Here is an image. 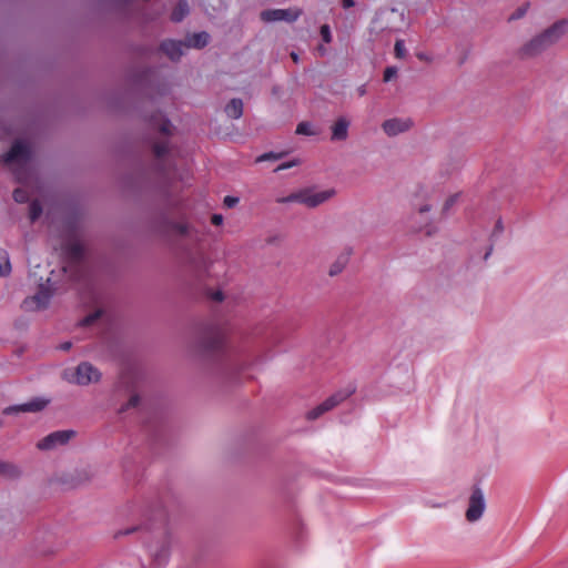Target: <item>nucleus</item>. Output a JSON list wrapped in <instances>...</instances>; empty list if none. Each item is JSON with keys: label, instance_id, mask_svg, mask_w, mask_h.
<instances>
[{"label": "nucleus", "instance_id": "nucleus-1", "mask_svg": "<svg viewBox=\"0 0 568 568\" xmlns=\"http://www.w3.org/2000/svg\"><path fill=\"white\" fill-rule=\"evenodd\" d=\"M61 378L77 386H89L98 384L102 379L101 371L90 362H81L75 367H68L62 371Z\"/></svg>", "mask_w": 568, "mask_h": 568}, {"label": "nucleus", "instance_id": "nucleus-2", "mask_svg": "<svg viewBox=\"0 0 568 568\" xmlns=\"http://www.w3.org/2000/svg\"><path fill=\"white\" fill-rule=\"evenodd\" d=\"M174 539L170 534H163L151 541L148 547L151 568H164L169 562Z\"/></svg>", "mask_w": 568, "mask_h": 568}, {"label": "nucleus", "instance_id": "nucleus-3", "mask_svg": "<svg viewBox=\"0 0 568 568\" xmlns=\"http://www.w3.org/2000/svg\"><path fill=\"white\" fill-rule=\"evenodd\" d=\"M404 21V13L396 9L381 10L372 21L369 31L376 36L384 31H396Z\"/></svg>", "mask_w": 568, "mask_h": 568}, {"label": "nucleus", "instance_id": "nucleus-4", "mask_svg": "<svg viewBox=\"0 0 568 568\" xmlns=\"http://www.w3.org/2000/svg\"><path fill=\"white\" fill-rule=\"evenodd\" d=\"M486 506L483 489L477 486L473 487L467 499V508L465 511L466 520L470 524L479 521L485 514Z\"/></svg>", "mask_w": 568, "mask_h": 568}, {"label": "nucleus", "instance_id": "nucleus-5", "mask_svg": "<svg viewBox=\"0 0 568 568\" xmlns=\"http://www.w3.org/2000/svg\"><path fill=\"white\" fill-rule=\"evenodd\" d=\"M225 334L219 328L207 331L200 341V352L205 356H215L224 348Z\"/></svg>", "mask_w": 568, "mask_h": 568}, {"label": "nucleus", "instance_id": "nucleus-6", "mask_svg": "<svg viewBox=\"0 0 568 568\" xmlns=\"http://www.w3.org/2000/svg\"><path fill=\"white\" fill-rule=\"evenodd\" d=\"M75 434L72 429L55 430L41 438L36 447L42 452L54 450L69 444L75 437Z\"/></svg>", "mask_w": 568, "mask_h": 568}, {"label": "nucleus", "instance_id": "nucleus-7", "mask_svg": "<svg viewBox=\"0 0 568 568\" xmlns=\"http://www.w3.org/2000/svg\"><path fill=\"white\" fill-rule=\"evenodd\" d=\"M50 280H48V284L47 285H41L39 287V291L30 296V297H27L23 303H22V308L27 312H38V311H42V310H45L49 304H50V300L52 297V287L51 285L49 284Z\"/></svg>", "mask_w": 568, "mask_h": 568}, {"label": "nucleus", "instance_id": "nucleus-8", "mask_svg": "<svg viewBox=\"0 0 568 568\" xmlns=\"http://www.w3.org/2000/svg\"><path fill=\"white\" fill-rule=\"evenodd\" d=\"M336 195L335 189L317 190L316 187H303V205L315 209Z\"/></svg>", "mask_w": 568, "mask_h": 568}, {"label": "nucleus", "instance_id": "nucleus-9", "mask_svg": "<svg viewBox=\"0 0 568 568\" xmlns=\"http://www.w3.org/2000/svg\"><path fill=\"white\" fill-rule=\"evenodd\" d=\"M64 252L69 258V264H68V266L63 267V271L70 272L71 273L70 276L75 280L79 276H78V274L73 273L72 268H73V266L74 267L78 266V263L81 261V258L83 256V245L78 239L72 237L65 243Z\"/></svg>", "mask_w": 568, "mask_h": 568}, {"label": "nucleus", "instance_id": "nucleus-10", "mask_svg": "<svg viewBox=\"0 0 568 568\" xmlns=\"http://www.w3.org/2000/svg\"><path fill=\"white\" fill-rule=\"evenodd\" d=\"M302 14L297 8L290 9H268L261 12V19L265 22L286 21L294 22Z\"/></svg>", "mask_w": 568, "mask_h": 568}, {"label": "nucleus", "instance_id": "nucleus-11", "mask_svg": "<svg viewBox=\"0 0 568 568\" xmlns=\"http://www.w3.org/2000/svg\"><path fill=\"white\" fill-rule=\"evenodd\" d=\"M30 158L29 145L23 141H16L10 151L2 156V161L7 165L23 164Z\"/></svg>", "mask_w": 568, "mask_h": 568}, {"label": "nucleus", "instance_id": "nucleus-12", "mask_svg": "<svg viewBox=\"0 0 568 568\" xmlns=\"http://www.w3.org/2000/svg\"><path fill=\"white\" fill-rule=\"evenodd\" d=\"M51 403L50 398L34 397L23 404L14 405L6 408V414L13 413H38L43 410Z\"/></svg>", "mask_w": 568, "mask_h": 568}, {"label": "nucleus", "instance_id": "nucleus-13", "mask_svg": "<svg viewBox=\"0 0 568 568\" xmlns=\"http://www.w3.org/2000/svg\"><path fill=\"white\" fill-rule=\"evenodd\" d=\"M568 32V20L561 19L554 22L542 32H540L548 43L549 47H552L558 41H560Z\"/></svg>", "mask_w": 568, "mask_h": 568}, {"label": "nucleus", "instance_id": "nucleus-14", "mask_svg": "<svg viewBox=\"0 0 568 568\" xmlns=\"http://www.w3.org/2000/svg\"><path fill=\"white\" fill-rule=\"evenodd\" d=\"M550 48L546 40L544 39L541 33H538L534 38H531L529 41H527L525 44L521 45L519 49V54L521 58H532L545 50Z\"/></svg>", "mask_w": 568, "mask_h": 568}, {"label": "nucleus", "instance_id": "nucleus-15", "mask_svg": "<svg viewBox=\"0 0 568 568\" xmlns=\"http://www.w3.org/2000/svg\"><path fill=\"white\" fill-rule=\"evenodd\" d=\"M413 126V122L408 118H392L385 120L382 124L384 133L388 136H396L407 132Z\"/></svg>", "mask_w": 568, "mask_h": 568}, {"label": "nucleus", "instance_id": "nucleus-16", "mask_svg": "<svg viewBox=\"0 0 568 568\" xmlns=\"http://www.w3.org/2000/svg\"><path fill=\"white\" fill-rule=\"evenodd\" d=\"M356 390L355 385H348L343 389L337 390L335 394L329 396L327 399H325L322 405L324 406V409L326 412H329L334 407H336L338 404L346 400L351 395H353Z\"/></svg>", "mask_w": 568, "mask_h": 568}, {"label": "nucleus", "instance_id": "nucleus-17", "mask_svg": "<svg viewBox=\"0 0 568 568\" xmlns=\"http://www.w3.org/2000/svg\"><path fill=\"white\" fill-rule=\"evenodd\" d=\"M349 125H351V122L347 118L339 116L338 119H336V121L331 126V131H332L331 140L332 141H345L348 136Z\"/></svg>", "mask_w": 568, "mask_h": 568}, {"label": "nucleus", "instance_id": "nucleus-18", "mask_svg": "<svg viewBox=\"0 0 568 568\" xmlns=\"http://www.w3.org/2000/svg\"><path fill=\"white\" fill-rule=\"evenodd\" d=\"M186 45L180 41L174 40H166L163 41L161 44V50L171 59V60H179L184 51L183 49Z\"/></svg>", "mask_w": 568, "mask_h": 568}, {"label": "nucleus", "instance_id": "nucleus-19", "mask_svg": "<svg viewBox=\"0 0 568 568\" xmlns=\"http://www.w3.org/2000/svg\"><path fill=\"white\" fill-rule=\"evenodd\" d=\"M21 468L10 462L0 460V476L8 479H17L21 477Z\"/></svg>", "mask_w": 568, "mask_h": 568}, {"label": "nucleus", "instance_id": "nucleus-20", "mask_svg": "<svg viewBox=\"0 0 568 568\" xmlns=\"http://www.w3.org/2000/svg\"><path fill=\"white\" fill-rule=\"evenodd\" d=\"M225 113L231 119H240L243 114V102L241 99H232L225 105Z\"/></svg>", "mask_w": 568, "mask_h": 568}, {"label": "nucleus", "instance_id": "nucleus-21", "mask_svg": "<svg viewBox=\"0 0 568 568\" xmlns=\"http://www.w3.org/2000/svg\"><path fill=\"white\" fill-rule=\"evenodd\" d=\"M348 263V254H341L337 258L329 265L328 275L336 276L343 272Z\"/></svg>", "mask_w": 568, "mask_h": 568}, {"label": "nucleus", "instance_id": "nucleus-22", "mask_svg": "<svg viewBox=\"0 0 568 568\" xmlns=\"http://www.w3.org/2000/svg\"><path fill=\"white\" fill-rule=\"evenodd\" d=\"M209 43V34L206 32L195 33L186 39V48H203Z\"/></svg>", "mask_w": 568, "mask_h": 568}, {"label": "nucleus", "instance_id": "nucleus-23", "mask_svg": "<svg viewBox=\"0 0 568 568\" xmlns=\"http://www.w3.org/2000/svg\"><path fill=\"white\" fill-rule=\"evenodd\" d=\"M151 123L154 128H156L163 134L171 133V123L168 119H165L162 114H156L151 119Z\"/></svg>", "mask_w": 568, "mask_h": 568}, {"label": "nucleus", "instance_id": "nucleus-24", "mask_svg": "<svg viewBox=\"0 0 568 568\" xmlns=\"http://www.w3.org/2000/svg\"><path fill=\"white\" fill-rule=\"evenodd\" d=\"M189 13L186 0H180L172 11L171 19L175 22L181 21Z\"/></svg>", "mask_w": 568, "mask_h": 568}, {"label": "nucleus", "instance_id": "nucleus-25", "mask_svg": "<svg viewBox=\"0 0 568 568\" xmlns=\"http://www.w3.org/2000/svg\"><path fill=\"white\" fill-rule=\"evenodd\" d=\"M280 204L298 203L303 205V189L292 192L287 196H281L276 199Z\"/></svg>", "mask_w": 568, "mask_h": 568}, {"label": "nucleus", "instance_id": "nucleus-26", "mask_svg": "<svg viewBox=\"0 0 568 568\" xmlns=\"http://www.w3.org/2000/svg\"><path fill=\"white\" fill-rule=\"evenodd\" d=\"M93 476H94V471H93L92 467H90V466H84V467L75 469V481L78 484H83V483L90 481Z\"/></svg>", "mask_w": 568, "mask_h": 568}, {"label": "nucleus", "instance_id": "nucleus-27", "mask_svg": "<svg viewBox=\"0 0 568 568\" xmlns=\"http://www.w3.org/2000/svg\"><path fill=\"white\" fill-rule=\"evenodd\" d=\"M11 272L9 254L6 250L0 248V276H7Z\"/></svg>", "mask_w": 568, "mask_h": 568}, {"label": "nucleus", "instance_id": "nucleus-28", "mask_svg": "<svg viewBox=\"0 0 568 568\" xmlns=\"http://www.w3.org/2000/svg\"><path fill=\"white\" fill-rule=\"evenodd\" d=\"M296 134L312 136L318 134V129H316L311 122L304 121L297 124Z\"/></svg>", "mask_w": 568, "mask_h": 568}, {"label": "nucleus", "instance_id": "nucleus-29", "mask_svg": "<svg viewBox=\"0 0 568 568\" xmlns=\"http://www.w3.org/2000/svg\"><path fill=\"white\" fill-rule=\"evenodd\" d=\"M172 230L181 236H190L193 227L189 223L175 222L172 224Z\"/></svg>", "mask_w": 568, "mask_h": 568}, {"label": "nucleus", "instance_id": "nucleus-30", "mask_svg": "<svg viewBox=\"0 0 568 568\" xmlns=\"http://www.w3.org/2000/svg\"><path fill=\"white\" fill-rule=\"evenodd\" d=\"M141 403V396L140 394L133 392L128 402L125 404H123L120 408V412L123 413V412H126L129 409H132V408H136Z\"/></svg>", "mask_w": 568, "mask_h": 568}, {"label": "nucleus", "instance_id": "nucleus-31", "mask_svg": "<svg viewBox=\"0 0 568 568\" xmlns=\"http://www.w3.org/2000/svg\"><path fill=\"white\" fill-rule=\"evenodd\" d=\"M529 9V3H525L517 8L508 18V21H516L524 18Z\"/></svg>", "mask_w": 568, "mask_h": 568}, {"label": "nucleus", "instance_id": "nucleus-32", "mask_svg": "<svg viewBox=\"0 0 568 568\" xmlns=\"http://www.w3.org/2000/svg\"><path fill=\"white\" fill-rule=\"evenodd\" d=\"M42 213L41 204L38 201H33L30 204V219L31 221H36Z\"/></svg>", "mask_w": 568, "mask_h": 568}, {"label": "nucleus", "instance_id": "nucleus-33", "mask_svg": "<svg viewBox=\"0 0 568 568\" xmlns=\"http://www.w3.org/2000/svg\"><path fill=\"white\" fill-rule=\"evenodd\" d=\"M325 413H327L326 409H324V406L322 404H320L315 408L311 409L306 414V417H307V419L313 420V419L318 418L320 416H322Z\"/></svg>", "mask_w": 568, "mask_h": 568}, {"label": "nucleus", "instance_id": "nucleus-34", "mask_svg": "<svg viewBox=\"0 0 568 568\" xmlns=\"http://www.w3.org/2000/svg\"><path fill=\"white\" fill-rule=\"evenodd\" d=\"M168 143L165 141L156 142L153 146V152L158 158L163 156L168 152Z\"/></svg>", "mask_w": 568, "mask_h": 568}, {"label": "nucleus", "instance_id": "nucleus-35", "mask_svg": "<svg viewBox=\"0 0 568 568\" xmlns=\"http://www.w3.org/2000/svg\"><path fill=\"white\" fill-rule=\"evenodd\" d=\"M457 200H458V194H452V195H449V196L445 200V202H444V204H443V206H442V212H443L444 214H445V213H447V212L450 210V207L455 205V203L457 202Z\"/></svg>", "mask_w": 568, "mask_h": 568}, {"label": "nucleus", "instance_id": "nucleus-36", "mask_svg": "<svg viewBox=\"0 0 568 568\" xmlns=\"http://www.w3.org/2000/svg\"><path fill=\"white\" fill-rule=\"evenodd\" d=\"M394 50H395V55L397 58L403 59L406 57V48H405V43L403 40H396Z\"/></svg>", "mask_w": 568, "mask_h": 568}, {"label": "nucleus", "instance_id": "nucleus-37", "mask_svg": "<svg viewBox=\"0 0 568 568\" xmlns=\"http://www.w3.org/2000/svg\"><path fill=\"white\" fill-rule=\"evenodd\" d=\"M101 314H102L101 311H95V312L89 314L88 316H85L83 318L82 325H84V326L92 325L101 316Z\"/></svg>", "mask_w": 568, "mask_h": 568}, {"label": "nucleus", "instance_id": "nucleus-38", "mask_svg": "<svg viewBox=\"0 0 568 568\" xmlns=\"http://www.w3.org/2000/svg\"><path fill=\"white\" fill-rule=\"evenodd\" d=\"M13 199L18 203H23L28 199L27 192L22 189H17L13 192Z\"/></svg>", "mask_w": 568, "mask_h": 568}, {"label": "nucleus", "instance_id": "nucleus-39", "mask_svg": "<svg viewBox=\"0 0 568 568\" xmlns=\"http://www.w3.org/2000/svg\"><path fill=\"white\" fill-rule=\"evenodd\" d=\"M321 36L326 43H329L332 41L331 30L327 24L321 27Z\"/></svg>", "mask_w": 568, "mask_h": 568}, {"label": "nucleus", "instance_id": "nucleus-40", "mask_svg": "<svg viewBox=\"0 0 568 568\" xmlns=\"http://www.w3.org/2000/svg\"><path fill=\"white\" fill-rule=\"evenodd\" d=\"M397 74V69L395 67H388L386 68L384 72V81L388 82Z\"/></svg>", "mask_w": 568, "mask_h": 568}, {"label": "nucleus", "instance_id": "nucleus-41", "mask_svg": "<svg viewBox=\"0 0 568 568\" xmlns=\"http://www.w3.org/2000/svg\"><path fill=\"white\" fill-rule=\"evenodd\" d=\"M239 197H235V196H225L224 200H223V204L226 206V207H234L235 205H237L239 203Z\"/></svg>", "mask_w": 568, "mask_h": 568}, {"label": "nucleus", "instance_id": "nucleus-42", "mask_svg": "<svg viewBox=\"0 0 568 568\" xmlns=\"http://www.w3.org/2000/svg\"><path fill=\"white\" fill-rule=\"evenodd\" d=\"M280 156L274 154V153H264L262 155H260L256 161L257 162H263V161H267V160H277Z\"/></svg>", "mask_w": 568, "mask_h": 568}, {"label": "nucleus", "instance_id": "nucleus-43", "mask_svg": "<svg viewBox=\"0 0 568 568\" xmlns=\"http://www.w3.org/2000/svg\"><path fill=\"white\" fill-rule=\"evenodd\" d=\"M211 222L219 226L223 223V216L221 214H213L212 217H211Z\"/></svg>", "mask_w": 568, "mask_h": 568}, {"label": "nucleus", "instance_id": "nucleus-44", "mask_svg": "<svg viewBox=\"0 0 568 568\" xmlns=\"http://www.w3.org/2000/svg\"><path fill=\"white\" fill-rule=\"evenodd\" d=\"M430 209H432V205H430V204H423V205H420V206L418 207V212H419L420 214H424V213L429 212V211H430Z\"/></svg>", "mask_w": 568, "mask_h": 568}, {"label": "nucleus", "instance_id": "nucleus-45", "mask_svg": "<svg viewBox=\"0 0 568 568\" xmlns=\"http://www.w3.org/2000/svg\"><path fill=\"white\" fill-rule=\"evenodd\" d=\"M292 166H293L292 162L283 163V164L278 165L275 171L286 170V169H290Z\"/></svg>", "mask_w": 568, "mask_h": 568}, {"label": "nucleus", "instance_id": "nucleus-46", "mask_svg": "<svg viewBox=\"0 0 568 568\" xmlns=\"http://www.w3.org/2000/svg\"><path fill=\"white\" fill-rule=\"evenodd\" d=\"M417 58L419 60L426 61V62H430L432 61V59L426 53H423V52L417 53Z\"/></svg>", "mask_w": 568, "mask_h": 568}, {"label": "nucleus", "instance_id": "nucleus-47", "mask_svg": "<svg viewBox=\"0 0 568 568\" xmlns=\"http://www.w3.org/2000/svg\"><path fill=\"white\" fill-rule=\"evenodd\" d=\"M342 4L345 9L354 7V0H342Z\"/></svg>", "mask_w": 568, "mask_h": 568}, {"label": "nucleus", "instance_id": "nucleus-48", "mask_svg": "<svg viewBox=\"0 0 568 568\" xmlns=\"http://www.w3.org/2000/svg\"><path fill=\"white\" fill-rule=\"evenodd\" d=\"M60 348L62 351H69L71 348V343L70 342H65V343L60 345Z\"/></svg>", "mask_w": 568, "mask_h": 568}, {"label": "nucleus", "instance_id": "nucleus-49", "mask_svg": "<svg viewBox=\"0 0 568 568\" xmlns=\"http://www.w3.org/2000/svg\"><path fill=\"white\" fill-rule=\"evenodd\" d=\"M357 92L359 95H364L366 94V87L365 85H361L358 89H357Z\"/></svg>", "mask_w": 568, "mask_h": 568}, {"label": "nucleus", "instance_id": "nucleus-50", "mask_svg": "<svg viewBox=\"0 0 568 568\" xmlns=\"http://www.w3.org/2000/svg\"><path fill=\"white\" fill-rule=\"evenodd\" d=\"M291 58H292V60H293L295 63H297V62H298V60H300V59H298L297 53H295V52H292V53H291Z\"/></svg>", "mask_w": 568, "mask_h": 568}, {"label": "nucleus", "instance_id": "nucleus-51", "mask_svg": "<svg viewBox=\"0 0 568 568\" xmlns=\"http://www.w3.org/2000/svg\"><path fill=\"white\" fill-rule=\"evenodd\" d=\"M214 298H215V300H217V301H222V298H223L222 293H220V292H219V293H216V294L214 295Z\"/></svg>", "mask_w": 568, "mask_h": 568}, {"label": "nucleus", "instance_id": "nucleus-52", "mask_svg": "<svg viewBox=\"0 0 568 568\" xmlns=\"http://www.w3.org/2000/svg\"><path fill=\"white\" fill-rule=\"evenodd\" d=\"M134 530H135V528H132L131 530H125L124 534H129V532H132Z\"/></svg>", "mask_w": 568, "mask_h": 568}]
</instances>
